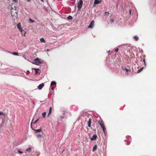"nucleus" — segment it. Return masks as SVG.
<instances>
[{
	"label": "nucleus",
	"instance_id": "f257e3e1",
	"mask_svg": "<svg viewBox=\"0 0 156 156\" xmlns=\"http://www.w3.org/2000/svg\"><path fill=\"white\" fill-rule=\"evenodd\" d=\"M42 62H41L40 59L39 58H36L34 60L33 63L36 65H39Z\"/></svg>",
	"mask_w": 156,
	"mask_h": 156
},
{
	"label": "nucleus",
	"instance_id": "f03ea898",
	"mask_svg": "<svg viewBox=\"0 0 156 156\" xmlns=\"http://www.w3.org/2000/svg\"><path fill=\"white\" fill-rule=\"evenodd\" d=\"M83 3V1L82 0H80L78 2L77 5L78 10H80L81 9V7L82 6Z\"/></svg>",
	"mask_w": 156,
	"mask_h": 156
},
{
	"label": "nucleus",
	"instance_id": "7ed1b4c3",
	"mask_svg": "<svg viewBox=\"0 0 156 156\" xmlns=\"http://www.w3.org/2000/svg\"><path fill=\"white\" fill-rule=\"evenodd\" d=\"M11 14L12 17H16L18 18V13L17 11L15 12V13L13 11L11 12Z\"/></svg>",
	"mask_w": 156,
	"mask_h": 156
},
{
	"label": "nucleus",
	"instance_id": "20e7f679",
	"mask_svg": "<svg viewBox=\"0 0 156 156\" xmlns=\"http://www.w3.org/2000/svg\"><path fill=\"white\" fill-rule=\"evenodd\" d=\"M98 123L99 124V125H100V126H101V127L102 129L104 128L105 127V126L104 124L103 123L102 121H100V120L98 121Z\"/></svg>",
	"mask_w": 156,
	"mask_h": 156
},
{
	"label": "nucleus",
	"instance_id": "39448f33",
	"mask_svg": "<svg viewBox=\"0 0 156 156\" xmlns=\"http://www.w3.org/2000/svg\"><path fill=\"white\" fill-rule=\"evenodd\" d=\"M94 21L93 20H92L90 24H89L88 27V28H93L94 26Z\"/></svg>",
	"mask_w": 156,
	"mask_h": 156
},
{
	"label": "nucleus",
	"instance_id": "423d86ee",
	"mask_svg": "<svg viewBox=\"0 0 156 156\" xmlns=\"http://www.w3.org/2000/svg\"><path fill=\"white\" fill-rule=\"evenodd\" d=\"M44 86V84L43 83L39 84V85L37 87V88L39 90H41Z\"/></svg>",
	"mask_w": 156,
	"mask_h": 156
},
{
	"label": "nucleus",
	"instance_id": "0eeeda50",
	"mask_svg": "<svg viewBox=\"0 0 156 156\" xmlns=\"http://www.w3.org/2000/svg\"><path fill=\"white\" fill-rule=\"evenodd\" d=\"M97 138V136L96 134H94L93 135L92 137L91 138V140H96Z\"/></svg>",
	"mask_w": 156,
	"mask_h": 156
},
{
	"label": "nucleus",
	"instance_id": "6e6552de",
	"mask_svg": "<svg viewBox=\"0 0 156 156\" xmlns=\"http://www.w3.org/2000/svg\"><path fill=\"white\" fill-rule=\"evenodd\" d=\"M17 28L19 29V30L21 31L22 32V29L21 27V26L20 23H19L17 25Z\"/></svg>",
	"mask_w": 156,
	"mask_h": 156
},
{
	"label": "nucleus",
	"instance_id": "1a4fd4ad",
	"mask_svg": "<svg viewBox=\"0 0 156 156\" xmlns=\"http://www.w3.org/2000/svg\"><path fill=\"white\" fill-rule=\"evenodd\" d=\"M33 69L34 70L35 72L37 73H40V72H39V69L38 68H33Z\"/></svg>",
	"mask_w": 156,
	"mask_h": 156
},
{
	"label": "nucleus",
	"instance_id": "9d476101",
	"mask_svg": "<svg viewBox=\"0 0 156 156\" xmlns=\"http://www.w3.org/2000/svg\"><path fill=\"white\" fill-rule=\"evenodd\" d=\"M51 109H52V107H50V108H49V112L48 115V116H49L51 114V113H52Z\"/></svg>",
	"mask_w": 156,
	"mask_h": 156
},
{
	"label": "nucleus",
	"instance_id": "9b49d317",
	"mask_svg": "<svg viewBox=\"0 0 156 156\" xmlns=\"http://www.w3.org/2000/svg\"><path fill=\"white\" fill-rule=\"evenodd\" d=\"M101 3V1H98V0H95L94 2V4H99Z\"/></svg>",
	"mask_w": 156,
	"mask_h": 156
},
{
	"label": "nucleus",
	"instance_id": "f8f14e48",
	"mask_svg": "<svg viewBox=\"0 0 156 156\" xmlns=\"http://www.w3.org/2000/svg\"><path fill=\"white\" fill-rule=\"evenodd\" d=\"M97 148V146L96 145H95L94 146L93 148L92 151H94Z\"/></svg>",
	"mask_w": 156,
	"mask_h": 156
},
{
	"label": "nucleus",
	"instance_id": "ddd939ff",
	"mask_svg": "<svg viewBox=\"0 0 156 156\" xmlns=\"http://www.w3.org/2000/svg\"><path fill=\"white\" fill-rule=\"evenodd\" d=\"M31 147H29L26 150V151L27 152H29L31 151Z\"/></svg>",
	"mask_w": 156,
	"mask_h": 156
},
{
	"label": "nucleus",
	"instance_id": "4468645a",
	"mask_svg": "<svg viewBox=\"0 0 156 156\" xmlns=\"http://www.w3.org/2000/svg\"><path fill=\"white\" fill-rule=\"evenodd\" d=\"M144 68V67H142L141 68H140L137 71V73H140V72L142 71V70H143V69Z\"/></svg>",
	"mask_w": 156,
	"mask_h": 156
},
{
	"label": "nucleus",
	"instance_id": "2eb2a0df",
	"mask_svg": "<svg viewBox=\"0 0 156 156\" xmlns=\"http://www.w3.org/2000/svg\"><path fill=\"white\" fill-rule=\"evenodd\" d=\"M34 131H36L37 132L39 133L41 131L42 129L41 128L40 129H34Z\"/></svg>",
	"mask_w": 156,
	"mask_h": 156
},
{
	"label": "nucleus",
	"instance_id": "dca6fc26",
	"mask_svg": "<svg viewBox=\"0 0 156 156\" xmlns=\"http://www.w3.org/2000/svg\"><path fill=\"white\" fill-rule=\"evenodd\" d=\"M40 41L42 43H45V41L43 38H41L40 39Z\"/></svg>",
	"mask_w": 156,
	"mask_h": 156
},
{
	"label": "nucleus",
	"instance_id": "f3484780",
	"mask_svg": "<svg viewBox=\"0 0 156 156\" xmlns=\"http://www.w3.org/2000/svg\"><path fill=\"white\" fill-rule=\"evenodd\" d=\"M56 83L55 81H52L51 83V87L53 85H56Z\"/></svg>",
	"mask_w": 156,
	"mask_h": 156
},
{
	"label": "nucleus",
	"instance_id": "a211bd4d",
	"mask_svg": "<svg viewBox=\"0 0 156 156\" xmlns=\"http://www.w3.org/2000/svg\"><path fill=\"white\" fill-rule=\"evenodd\" d=\"M18 151L20 154H23V151H22V150L20 149H19L18 150Z\"/></svg>",
	"mask_w": 156,
	"mask_h": 156
},
{
	"label": "nucleus",
	"instance_id": "6ab92c4d",
	"mask_svg": "<svg viewBox=\"0 0 156 156\" xmlns=\"http://www.w3.org/2000/svg\"><path fill=\"white\" fill-rule=\"evenodd\" d=\"M46 112H44L42 114V115L43 118H45L46 115Z\"/></svg>",
	"mask_w": 156,
	"mask_h": 156
},
{
	"label": "nucleus",
	"instance_id": "aec40b11",
	"mask_svg": "<svg viewBox=\"0 0 156 156\" xmlns=\"http://www.w3.org/2000/svg\"><path fill=\"white\" fill-rule=\"evenodd\" d=\"M29 21L30 23H31L35 22V21H34V20H32V19H30V18L29 19Z\"/></svg>",
	"mask_w": 156,
	"mask_h": 156
},
{
	"label": "nucleus",
	"instance_id": "412c9836",
	"mask_svg": "<svg viewBox=\"0 0 156 156\" xmlns=\"http://www.w3.org/2000/svg\"><path fill=\"white\" fill-rule=\"evenodd\" d=\"M134 38L136 41H138L139 39L138 37L136 36H134Z\"/></svg>",
	"mask_w": 156,
	"mask_h": 156
},
{
	"label": "nucleus",
	"instance_id": "4be33fe9",
	"mask_svg": "<svg viewBox=\"0 0 156 156\" xmlns=\"http://www.w3.org/2000/svg\"><path fill=\"white\" fill-rule=\"evenodd\" d=\"M68 20H72L73 19L72 17L71 16H69L67 17Z\"/></svg>",
	"mask_w": 156,
	"mask_h": 156
},
{
	"label": "nucleus",
	"instance_id": "5701e85b",
	"mask_svg": "<svg viewBox=\"0 0 156 156\" xmlns=\"http://www.w3.org/2000/svg\"><path fill=\"white\" fill-rule=\"evenodd\" d=\"M105 15L108 16L110 14V13L109 12H105Z\"/></svg>",
	"mask_w": 156,
	"mask_h": 156
},
{
	"label": "nucleus",
	"instance_id": "b1692460",
	"mask_svg": "<svg viewBox=\"0 0 156 156\" xmlns=\"http://www.w3.org/2000/svg\"><path fill=\"white\" fill-rule=\"evenodd\" d=\"M37 138H40L42 136L40 134L37 135Z\"/></svg>",
	"mask_w": 156,
	"mask_h": 156
},
{
	"label": "nucleus",
	"instance_id": "393cba45",
	"mask_svg": "<svg viewBox=\"0 0 156 156\" xmlns=\"http://www.w3.org/2000/svg\"><path fill=\"white\" fill-rule=\"evenodd\" d=\"M124 69L127 72H128L129 71L130 72V70L129 69L126 68H125Z\"/></svg>",
	"mask_w": 156,
	"mask_h": 156
},
{
	"label": "nucleus",
	"instance_id": "a878e982",
	"mask_svg": "<svg viewBox=\"0 0 156 156\" xmlns=\"http://www.w3.org/2000/svg\"><path fill=\"white\" fill-rule=\"evenodd\" d=\"M102 129H103V132H104V133H105V134H106V129H105V128H103Z\"/></svg>",
	"mask_w": 156,
	"mask_h": 156
},
{
	"label": "nucleus",
	"instance_id": "bb28decb",
	"mask_svg": "<svg viewBox=\"0 0 156 156\" xmlns=\"http://www.w3.org/2000/svg\"><path fill=\"white\" fill-rule=\"evenodd\" d=\"M12 54L15 55H16V56L18 55V53H16V52H13Z\"/></svg>",
	"mask_w": 156,
	"mask_h": 156
},
{
	"label": "nucleus",
	"instance_id": "cd10ccee",
	"mask_svg": "<svg viewBox=\"0 0 156 156\" xmlns=\"http://www.w3.org/2000/svg\"><path fill=\"white\" fill-rule=\"evenodd\" d=\"M91 119L90 118L88 121V124H91Z\"/></svg>",
	"mask_w": 156,
	"mask_h": 156
},
{
	"label": "nucleus",
	"instance_id": "c85d7f7f",
	"mask_svg": "<svg viewBox=\"0 0 156 156\" xmlns=\"http://www.w3.org/2000/svg\"><path fill=\"white\" fill-rule=\"evenodd\" d=\"M39 118L38 119H36V121L34 122H33V123L34 124L36 123V122H37V121L39 120Z\"/></svg>",
	"mask_w": 156,
	"mask_h": 156
},
{
	"label": "nucleus",
	"instance_id": "c756f323",
	"mask_svg": "<svg viewBox=\"0 0 156 156\" xmlns=\"http://www.w3.org/2000/svg\"><path fill=\"white\" fill-rule=\"evenodd\" d=\"M143 62H144V64L145 65V66H146V62H145V60L144 59H143Z\"/></svg>",
	"mask_w": 156,
	"mask_h": 156
},
{
	"label": "nucleus",
	"instance_id": "7c9ffc66",
	"mask_svg": "<svg viewBox=\"0 0 156 156\" xmlns=\"http://www.w3.org/2000/svg\"><path fill=\"white\" fill-rule=\"evenodd\" d=\"M4 115V113L2 112H0V116Z\"/></svg>",
	"mask_w": 156,
	"mask_h": 156
},
{
	"label": "nucleus",
	"instance_id": "2f4dec72",
	"mask_svg": "<svg viewBox=\"0 0 156 156\" xmlns=\"http://www.w3.org/2000/svg\"><path fill=\"white\" fill-rule=\"evenodd\" d=\"M110 23H113V22L114 20H111L110 21Z\"/></svg>",
	"mask_w": 156,
	"mask_h": 156
},
{
	"label": "nucleus",
	"instance_id": "473e14b6",
	"mask_svg": "<svg viewBox=\"0 0 156 156\" xmlns=\"http://www.w3.org/2000/svg\"><path fill=\"white\" fill-rule=\"evenodd\" d=\"M130 142L129 141V140H128V142L126 144L127 145H129L130 144Z\"/></svg>",
	"mask_w": 156,
	"mask_h": 156
},
{
	"label": "nucleus",
	"instance_id": "72a5a7b5",
	"mask_svg": "<svg viewBox=\"0 0 156 156\" xmlns=\"http://www.w3.org/2000/svg\"><path fill=\"white\" fill-rule=\"evenodd\" d=\"M88 125L89 127H91V124H88Z\"/></svg>",
	"mask_w": 156,
	"mask_h": 156
},
{
	"label": "nucleus",
	"instance_id": "f704fd0d",
	"mask_svg": "<svg viewBox=\"0 0 156 156\" xmlns=\"http://www.w3.org/2000/svg\"><path fill=\"white\" fill-rule=\"evenodd\" d=\"M129 14H131V12H132V10L131 9H130V10H129Z\"/></svg>",
	"mask_w": 156,
	"mask_h": 156
},
{
	"label": "nucleus",
	"instance_id": "c9c22d12",
	"mask_svg": "<svg viewBox=\"0 0 156 156\" xmlns=\"http://www.w3.org/2000/svg\"><path fill=\"white\" fill-rule=\"evenodd\" d=\"M118 50H119V49L118 48H117L115 50V52H117L118 51Z\"/></svg>",
	"mask_w": 156,
	"mask_h": 156
},
{
	"label": "nucleus",
	"instance_id": "e433bc0d",
	"mask_svg": "<svg viewBox=\"0 0 156 156\" xmlns=\"http://www.w3.org/2000/svg\"><path fill=\"white\" fill-rule=\"evenodd\" d=\"M130 136H126V138L129 139V138H130Z\"/></svg>",
	"mask_w": 156,
	"mask_h": 156
},
{
	"label": "nucleus",
	"instance_id": "4c0bfd02",
	"mask_svg": "<svg viewBox=\"0 0 156 156\" xmlns=\"http://www.w3.org/2000/svg\"><path fill=\"white\" fill-rule=\"evenodd\" d=\"M60 118L62 119L64 118V116H60Z\"/></svg>",
	"mask_w": 156,
	"mask_h": 156
},
{
	"label": "nucleus",
	"instance_id": "58836bf2",
	"mask_svg": "<svg viewBox=\"0 0 156 156\" xmlns=\"http://www.w3.org/2000/svg\"><path fill=\"white\" fill-rule=\"evenodd\" d=\"M51 89L52 90H54V87H52L51 88Z\"/></svg>",
	"mask_w": 156,
	"mask_h": 156
},
{
	"label": "nucleus",
	"instance_id": "ea45409f",
	"mask_svg": "<svg viewBox=\"0 0 156 156\" xmlns=\"http://www.w3.org/2000/svg\"><path fill=\"white\" fill-rule=\"evenodd\" d=\"M50 51V50H49L48 49H47L46 50V51Z\"/></svg>",
	"mask_w": 156,
	"mask_h": 156
},
{
	"label": "nucleus",
	"instance_id": "a19ab883",
	"mask_svg": "<svg viewBox=\"0 0 156 156\" xmlns=\"http://www.w3.org/2000/svg\"><path fill=\"white\" fill-rule=\"evenodd\" d=\"M14 8H15V9H14V10H16V7H15V6H14Z\"/></svg>",
	"mask_w": 156,
	"mask_h": 156
},
{
	"label": "nucleus",
	"instance_id": "79ce46f5",
	"mask_svg": "<svg viewBox=\"0 0 156 156\" xmlns=\"http://www.w3.org/2000/svg\"><path fill=\"white\" fill-rule=\"evenodd\" d=\"M32 122H31V127L32 128Z\"/></svg>",
	"mask_w": 156,
	"mask_h": 156
},
{
	"label": "nucleus",
	"instance_id": "37998d69",
	"mask_svg": "<svg viewBox=\"0 0 156 156\" xmlns=\"http://www.w3.org/2000/svg\"><path fill=\"white\" fill-rule=\"evenodd\" d=\"M28 2H30L31 0H27Z\"/></svg>",
	"mask_w": 156,
	"mask_h": 156
},
{
	"label": "nucleus",
	"instance_id": "c03bdc74",
	"mask_svg": "<svg viewBox=\"0 0 156 156\" xmlns=\"http://www.w3.org/2000/svg\"><path fill=\"white\" fill-rule=\"evenodd\" d=\"M42 2H44V0H41Z\"/></svg>",
	"mask_w": 156,
	"mask_h": 156
},
{
	"label": "nucleus",
	"instance_id": "a18cd8bd",
	"mask_svg": "<svg viewBox=\"0 0 156 156\" xmlns=\"http://www.w3.org/2000/svg\"><path fill=\"white\" fill-rule=\"evenodd\" d=\"M126 140H125V141L126 142Z\"/></svg>",
	"mask_w": 156,
	"mask_h": 156
},
{
	"label": "nucleus",
	"instance_id": "49530a36",
	"mask_svg": "<svg viewBox=\"0 0 156 156\" xmlns=\"http://www.w3.org/2000/svg\"><path fill=\"white\" fill-rule=\"evenodd\" d=\"M109 51H109L108 52V53H109Z\"/></svg>",
	"mask_w": 156,
	"mask_h": 156
}]
</instances>
